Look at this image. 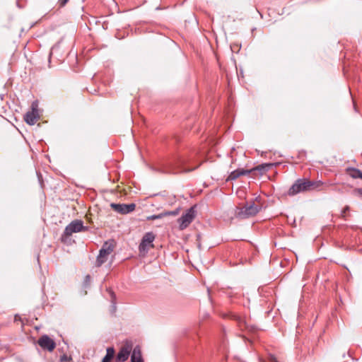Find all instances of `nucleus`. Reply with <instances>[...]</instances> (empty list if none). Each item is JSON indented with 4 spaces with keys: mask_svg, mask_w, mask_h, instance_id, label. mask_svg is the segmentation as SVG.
<instances>
[{
    "mask_svg": "<svg viewBox=\"0 0 362 362\" xmlns=\"http://www.w3.org/2000/svg\"><path fill=\"white\" fill-rule=\"evenodd\" d=\"M261 209V207L256 205L253 202L246 203L243 207L237 208L235 215L238 218L244 219L255 216Z\"/></svg>",
    "mask_w": 362,
    "mask_h": 362,
    "instance_id": "1",
    "label": "nucleus"
},
{
    "mask_svg": "<svg viewBox=\"0 0 362 362\" xmlns=\"http://www.w3.org/2000/svg\"><path fill=\"white\" fill-rule=\"evenodd\" d=\"M115 245L113 241H106L103 245L97 256L95 266L101 267L108 259V256L114 251Z\"/></svg>",
    "mask_w": 362,
    "mask_h": 362,
    "instance_id": "2",
    "label": "nucleus"
},
{
    "mask_svg": "<svg viewBox=\"0 0 362 362\" xmlns=\"http://www.w3.org/2000/svg\"><path fill=\"white\" fill-rule=\"evenodd\" d=\"M197 216L196 205L191 206L181 217L177 219L180 230H184L187 228L194 221Z\"/></svg>",
    "mask_w": 362,
    "mask_h": 362,
    "instance_id": "3",
    "label": "nucleus"
},
{
    "mask_svg": "<svg viewBox=\"0 0 362 362\" xmlns=\"http://www.w3.org/2000/svg\"><path fill=\"white\" fill-rule=\"evenodd\" d=\"M307 178H299L291 186L288 194L290 196H294L301 192H308L307 186Z\"/></svg>",
    "mask_w": 362,
    "mask_h": 362,
    "instance_id": "4",
    "label": "nucleus"
},
{
    "mask_svg": "<svg viewBox=\"0 0 362 362\" xmlns=\"http://www.w3.org/2000/svg\"><path fill=\"white\" fill-rule=\"evenodd\" d=\"M87 228L83 226V222L81 220H74L71 221L64 229L63 235L69 237L74 233L86 231Z\"/></svg>",
    "mask_w": 362,
    "mask_h": 362,
    "instance_id": "5",
    "label": "nucleus"
},
{
    "mask_svg": "<svg viewBox=\"0 0 362 362\" xmlns=\"http://www.w3.org/2000/svg\"><path fill=\"white\" fill-rule=\"evenodd\" d=\"M132 350V341H126L124 345L121 347L118 354L116 356V361L117 362H124L126 361Z\"/></svg>",
    "mask_w": 362,
    "mask_h": 362,
    "instance_id": "6",
    "label": "nucleus"
},
{
    "mask_svg": "<svg viewBox=\"0 0 362 362\" xmlns=\"http://www.w3.org/2000/svg\"><path fill=\"white\" fill-rule=\"evenodd\" d=\"M111 208L116 212L121 214H127L134 211L136 204L134 203L131 204H115L112 203L110 204Z\"/></svg>",
    "mask_w": 362,
    "mask_h": 362,
    "instance_id": "7",
    "label": "nucleus"
},
{
    "mask_svg": "<svg viewBox=\"0 0 362 362\" xmlns=\"http://www.w3.org/2000/svg\"><path fill=\"white\" fill-rule=\"evenodd\" d=\"M155 240V235L152 232L146 233L142 238L139 244V249L140 252L148 250L149 247H153V242Z\"/></svg>",
    "mask_w": 362,
    "mask_h": 362,
    "instance_id": "8",
    "label": "nucleus"
},
{
    "mask_svg": "<svg viewBox=\"0 0 362 362\" xmlns=\"http://www.w3.org/2000/svg\"><path fill=\"white\" fill-rule=\"evenodd\" d=\"M38 344L43 349H47L49 351H52L55 346L56 344L53 339L49 338L47 335H43L38 339Z\"/></svg>",
    "mask_w": 362,
    "mask_h": 362,
    "instance_id": "9",
    "label": "nucleus"
},
{
    "mask_svg": "<svg viewBox=\"0 0 362 362\" xmlns=\"http://www.w3.org/2000/svg\"><path fill=\"white\" fill-rule=\"evenodd\" d=\"M39 118L37 110L33 106L32 111H29L24 115L25 122L30 125H33Z\"/></svg>",
    "mask_w": 362,
    "mask_h": 362,
    "instance_id": "10",
    "label": "nucleus"
},
{
    "mask_svg": "<svg viewBox=\"0 0 362 362\" xmlns=\"http://www.w3.org/2000/svg\"><path fill=\"white\" fill-rule=\"evenodd\" d=\"M250 174V171L244 169H237L230 173L227 180H235L242 175H247Z\"/></svg>",
    "mask_w": 362,
    "mask_h": 362,
    "instance_id": "11",
    "label": "nucleus"
},
{
    "mask_svg": "<svg viewBox=\"0 0 362 362\" xmlns=\"http://www.w3.org/2000/svg\"><path fill=\"white\" fill-rule=\"evenodd\" d=\"M132 351L131 362H144L139 346H136Z\"/></svg>",
    "mask_w": 362,
    "mask_h": 362,
    "instance_id": "12",
    "label": "nucleus"
},
{
    "mask_svg": "<svg viewBox=\"0 0 362 362\" xmlns=\"http://www.w3.org/2000/svg\"><path fill=\"white\" fill-rule=\"evenodd\" d=\"M307 186L308 192L313 190H320V188L324 185V182L321 180H310L307 179Z\"/></svg>",
    "mask_w": 362,
    "mask_h": 362,
    "instance_id": "13",
    "label": "nucleus"
},
{
    "mask_svg": "<svg viewBox=\"0 0 362 362\" xmlns=\"http://www.w3.org/2000/svg\"><path fill=\"white\" fill-rule=\"evenodd\" d=\"M346 173L353 179L360 178L362 180V172L356 168H347L346 169Z\"/></svg>",
    "mask_w": 362,
    "mask_h": 362,
    "instance_id": "14",
    "label": "nucleus"
},
{
    "mask_svg": "<svg viewBox=\"0 0 362 362\" xmlns=\"http://www.w3.org/2000/svg\"><path fill=\"white\" fill-rule=\"evenodd\" d=\"M272 165V164L270 163L261 164L257 167L248 170V171H250V174H255V172L258 171L259 175H262L270 168Z\"/></svg>",
    "mask_w": 362,
    "mask_h": 362,
    "instance_id": "15",
    "label": "nucleus"
},
{
    "mask_svg": "<svg viewBox=\"0 0 362 362\" xmlns=\"http://www.w3.org/2000/svg\"><path fill=\"white\" fill-rule=\"evenodd\" d=\"M115 356V349L113 347H108L106 350V354L102 359L101 362H110Z\"/></svg>",
    "mask_w": 362,
    "mask_h": 362,
    "instance_id": "16",
    "label": "nucleus"
},
{
    "mask_svg": "<svg viewBox=\"0 0 362 362\" xmlns=\"http://www.w3.org/2000/svg\"><path fill=\"white\" fill-rule=\"evenodd\" d=\"M180 208L178 207V208H177L176 209H175L173 211H163V217L168 216H175L178 215V214L180 213Z\"/></svg>",
    "mask_w": 362,
    "mask_h": 362,
    "instance_id": "17",
    "label": "nucleus"
},
{
    "mask_svg": "<svg viewBox=\"0 0 362 362\" xmlns=\"http://www.w3.org/2000/svg\"><path fill=\"white\" fill-rule=\"evenodd\" d=\"M349 211H350L349 206H344V208L342 209L341 214V218H343L344 220H346L347 219L346 213L349 212Z\"/></svg>",
    "mask_w": 362,
    "mask_h": 362,
    "instance_id": "18",
    "label": "nucleus"
},
{
    "mask_svg": "<svg viewBox=\"0 0 362 362\" xmlns=\"http://www.w3.org/2000/svg\"><path fill=\"white\" fill-rule=\"evenodd\" d=\"M162 218H163V212L159 214L149 216L147 217L146 219L148 221H150V220H155V219H160Z\"/></svg>",
    "mask_w": 362,
    "mask_h": 362,
    "instance_id": "19",
    "label": "nucleus"
},
{
    "mask_svg": "<svg viewBox=\"0 0 362 362\" xmlns=\"http://www.w3.org/2000/svg\"><path fill=\"white\" fill-rule=\"evenodd\" d=\"M235 320L238 324V326L243 329V327H245V322L243 319H242L240 317H235Z\"/></svg>",
    "mask_w": 362,
    "mask_h": 362,
    "instance_id": "20",
    "label": "nucleus"
},
{
    "mask_svg": "<svg viewBox=\"0 0 362 362\" xmlns=\"http://www.w3.org/2000/svg\"><path fill=\"white\" fill-rule=\"evenodd\" d=\"M71 360L70 356H68L66 354H63L60 356V362H66L68 361Z\"/></svg>",
    "mask_w": 362,
    "mask_h": 362,
    "instance_id": "21",
    "label": "nucleus"
},
{
    "mask_svg": "<svg viewBox=\"0 0 362 362\" xmlns=\"http://www.w3.org/2000/svg\"><path fill=\"white\" fill-rule=\"evenodd\" d=\"M110 296H111V298H112V303H113L114 307L115 308L116 296H115V293L112 292V291H110Z\"/></svg>",
    "mask_w": 362,
    "mask_h": 362,
    "instance_id": "22",
    "label": "nucleus"
},
{
    "mask_svg": "<svg viewBox=\"0 0 362 362\" xmlns=\"http://www.w3.org/2000/svg\"><path fill=\"white\" fill-rule=\"evenodd\" d=\"M69 0H59L58 4L59 7H64Z\"/></svg>",
    "mask_w": 362,
    "mask_h": 362,
    "instance_id": "23",
    "label": "nucleus"
},
{
    "mask_svg": "<svg viewBox=\"0 0 362 362\" xmlns=\"http://www.w3.org/2000/svg\"><path fill=\"white\" fill-rule=\"evenodd\" d=\"M354 193L362 196V188H357L354 191Z\"/></svg>",
    "mask_w": 362,
    "mask_h": 362,
    "instance_id": "24",
    "label": "nucleus"
},
{
    "mask_svg": "<svg viewBox=\"0 0 362 362\" xmlns=\"http://www.w3.org/2000/svg\"><path fill=\"white\" fill-rule=\"evenodd\" d=\"M197 168V167L194 168H191L183 167V169L182 170V171H183V172H190V171L196 169Z\"/></svg>",
    "mask_w": 362,
    "mask_h": 362,
    "instance_id": "25",
    "label": "nucleus"
},
{
    "mask_svg": "<svg viewBox=\"0 0 362 362\" xmlns=\"http://www.w3.org/2000/svg\"><path fill=\"white\" fill-rule=\"evenodd\" d=\"M269 360H270V361H271V362H280V361H278V360H277V358H276L274 356H273V355H271V356H269Z\"/></svg>",
    "mask_w": 362,
    "mask_h": 362,
    "instance_id": "26",
    "label": "nucleus"
},
{
    "mask_svg": "<svg viewBox=\"0 0 362 362\" xmlns=\"http://www.w3.org/2000/svg\"><path fill=\"white\" fill-rule=\"evenodd\" d=\"M90 275H87V276H86V281H90Z\"/></svg>",
    "mask_w": 362,
    "mask_h": 362,
    "instance_id": "27",
    "label": "nucleus"
},
{
    "mask_svg": "<svg viewBox=\"0 0 362 362\" xmlns=\"http://www.w3.org/2000/svg\"><path fill=\"white\" fill-rule=\"evenodd\" d=\"M181 163H182V165H185L187 163V160L186 159H182L181 160Z\"/></svg>",
    "mask_w": 362,
    "mask_h": 362,
    "instance_id": "28",
    "label": "nucleus"
},
{
    "mask_svg": "<svg viewBox=\"0 0 362 362\" xmlns=\"http://www.w3.org/2000/svg\"><path fill=\"white\" fill-rule=\"evenodd\" d=\"M19 320V317H18V315H16L15 316V320Z\"/></svg>",
    "mask_w": 362,
    "mask_h": 362,
    "instance_id": "29",
    "label": "nucleus"
},
{
    "mask_svg": "<svg viewBox=\"0 0 362 362\" xmlns=\"http://www.w3.org/2000/svg\"><path fill=\"white\" fill-rule=\"evenodd\" d=\"M19 320V317H18V315H16L15 316V320Z\"/></svg>",
    "mask_w": 362,
    "mask_h": 362,
    "instance_id": "30",
    "label": "nucleus"
}]
</instances>
